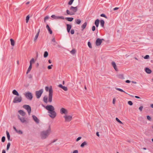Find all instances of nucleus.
Returning a JSON list of instances; mask_svg holds the SVG:
<instances>
[{
    "instance_id": "1",
    "label": "nucleus",
    "mask_w": 153,
    "mask_h": 153,
    "mask_svg": "<svg viewBox=\"0 0 153 153\" xmlns=\"http://www.w3.org/2000/svg\"><path fill=\"white\" fill-rule=\"evenodd\" d=\"M42 106L48 110V113L50 114H49V116L52 118H54L56 115V113L55 111V108L54 107L51 105H48L45 106L44 105Z\"/></svg>"
},
{
    "instance_id": "2",
    "label": "nucleus",
    "mask_w": 153,
    "mask_h": 153,
    "mask_svg": "<svg viewBox=\"0 0 153 153\" xmlns=\"http://www.w3.org/2000/svg\"><path fill=\"white\" fill-rule=\"evenodd\" d=\"M51 132V128L50 125H49V127L46 131H44L41 133V136L42 139H45L47 138L50 134Z\"/></svg>"
},
{
    "instance_id": "3",
    "label": "nucleus",
    "mask_w": 153,
    "mask_h": 153,
    "mask_svg": "<svg viewBox=\"0 0 153 153\" xmlns=\"http://www.w3.org/2000/svg\"><path fill=\"white\" fill-rule=\"evenodd\" d=\"M45 89L47 91H49V99L48 101L51 102L52 101L53 90L51 86L49 88L48 86L45 87Z\"/></svg>"
},
{
    "instance_id": "4",
    "label": "nucleus",
    "mask_w": 153,
    "mask_h": 153,
    "mask_svg": "<svg viewBox=\"0 0 153 153\" xmlns=\"http://www.w3.org/2000/svg\"><path fill=\"white\" fill-rule=\"evenodd\" d=\"M22 98L21 96H16L13 100V102L14 103L20 102L22 101Z\"/></svg>"
},
{
    "instance_id": "5",
    "label": "nucleus",
    "mask_w": 153,
    "mask_h": 153,
    "mask_svg": "<svg viewBox=\"0 0 153 153\" xmlns=\"http://www.w3.org/2000/svg\"><path fill=\"white\" fill-rule=\"evenodd\" d=\"M25 96L27 98L30 100H31L33 98V96L32 93L29 91L25 94Z\"/></svg>"
},
{
    "instance_id": "6",
    "label": "nucleus",
    "mask_w": 153,
    "mask_h": 153,
    "mask_svg": "<svg viewBox=\"0 0 153 153\" xmlns=\"http://www.w3.org/2000/svg\"><path fill=\"white\" fill-rule=\"evenodd\" d=\"M43 92V90L41 89L38 91H36V95L37 99H39L41 97Z\"/></svg>"
},
{
    "instance_id": "7",
    "label": "nucleus",
    "mask_w": 153,
    "mask_h": 153,
    "mask_svg": "<svg viewBox=\"0 0 153 153\" xmlns=\"http://www.w3.org/2000/svg\"><path fill=\"white\" fill-rule=\"evenodd\" d=\"M23 107L27 110L29 115H30L31 111V107L28 105H25L23 106Z\"/></svg>"
},
{
    "instance_id": "8",
    "label": "nucleus",
    "mask_w": 153,
    "mask_h": 153,
    "mask_svg": "<svg viewBox=\"0 0 153 153\" xmlns=\"http://www.w3.org/2000/svg\"><path fill=\"white\" fill-rule=\"evenodd\" d=\"M65 119V121L70 122L72 119V116L71 115H65L64 116Z\"/></svg>"
},
{
    "instance_id": "9",
    "label": "nucleus",
    "mask_w": 153,
    "mask_h": 153,
    "mask_svg": "<svg viewBox=\"0 0 153 153\" xmlns=\"http://www.w3.org/2000/svg\"><path fill=\"white\" fill-rule=\"evenodd\" d=\"M60 113L61 114H67L68 113V110L64 108H62L60 110Z\"/></svg>"
},
{
    "instance_id": "10",
    "label": "nucleus",
    "mask_w": 153,
    "mask_h": 153,
    "mask_svg": "<svg viewBox=\"0 0 153 153\" xmlns=\"http://www.w3.org/2000/svg\"><path fill=\"white\" fill-rule=\"evenodd\" d=\"M51 17L52 18H54L55 19H64L65 18L63 16H57L54 15H53L51 16Z\"/></svg>"
},
{
    "instance_id": "11",
    "label": "nucleus",
    "mask_w": 153,
    "mask_h": 153,
    "mask_svg": "<svg viewBox=\"0 0 153 153\" xmlns=\"http://www.w3.org/2000/svg\"><path fill=\"white\" fill-rule=\"evenodd\" d=\"M102 42L101 41V39L98 38L97 39L96 41V44L97 46H98L101 45Z\"/></svg>"
},
{
    "instance_id": "12",
    "label": "nucleus",
    "mask_w": 153,
    "mask_h": 153,
    "mask_svg": "<svg viewBox=\"0 0 153 153\" xmlns=\"http://www.w3.org/2000/svg\"><path fill=\"white\" fill-rule=\"evenodd\" d=\"M18 118L22 123H25L27 122L26 120L24 117H21L19 115H18Z\"/></svg>"
},
{
    "instance_id": "13",
    "label": "nucleus",
    "mask_w": 153,
    "mask_h": 153,
    "mask_svg": "<svg viewBox=\"0 0 153 153\" xmlns=\"http://www.w3.org/2000/svg\"><path fill=\"white\" fill-rule=\"evenodd\" d=\"M70 10H72L73 12V13H75L76 12L77 10V7H74L73 6H71L70 8Z\"/></svg>"
},
{
    "instance_id": "14",
    "label": "nucleus",
    "mask_w": 153,
    "mask_h": 153,
    "mask_svg": "<svg viewBox=\"0 0 153 153\" xmlns=\"http://www.w3.org/2000/svg\"><path fill=\"white\" fill-rule=\"evenodd\" d=\"M58 87L62 89L65 91H67L68 89L67 87L63 86L62 84H59L58 85Z\"/></svg>"
},
{
    "instance_id": "15",
    "label": "nucleus",
    "mask_w": 153,
    "mask_h": 153,
    "mask_svg": "<svg viewBox=\"0 0 153 153\" xmlns=\"http://www.w3.org/2000/svg\"><path fill=\"white\" fill-rule=\"evenodd\" d=\"M32 117L33 120L36 123H39V120L36 116L35 115H33Z\"/></svg>"
},
{
    "instance_id": "16",
    "label": "nucleus",
    "mask_w": 153,
    "mask_h": 153,
    "mask_svg": "<svg viewBox=\"0 0 153 153\" xmlns=\"http://www.w3.org/2000/svg\"><path fill=\"white\" fill-rule=\"evenodd\" d=\"M67 30L68 33H69L72 27V25L70 24H67Z\"/></svg>"
},
{
    "instance_id": "17",
    "label": "nucleus",
    "mask_w": 153,
    "mask_h": 153,
    "mask_svg": "<svg viewBox=\"0 0 153 153\" xmlns=\"http://www.w3.org/2000/svg\"><path fill=\"white\" fill-rule=\"evenodd\" d=\"M19 113L22 116H24L26 115V113L22 110H20L18 111Z\"/></svg>"
},
{
    "instance_id": "18",
    "label": "nucleus",
    "mask_w": 153,
    "mask_h": 153,
    "mask_svg": "<svg viewBox=\"0 0 153 153\" xmlns=\"http://www.w3.org/2000/svg\"><path fill=\"white\" fill-rule=\"evenodd\" d=\"M112 65L116 71H118V70L117 67L115 63L114 62H112Z\"/></svg>"
},
{
    "instance_id": "19",
    "label": "nucleus",
    "mask_w": 153,
    "mask_h": 153,
    "mask_svg": "<svg viewBox=\"0 0 153 153\" xmlns=\"http://www.w3.org/2000/svg\"><path fill=\"white\" fill-rule=\"evenodd\" d=\"M145 71L148 74H151L152 72L151 70H150L149 68H145Z\"/></svg>"
},
{
    "instance_id": "20",
    "label": "nucleus",
    "mask_w": 153,
    "mask_h": 153,
    "mask_svg": "<svg viewBox=\"0 0 153 153\" xmlns=\"http://www.w3.org/2000/svg\"><path fill=\"white\" fill-rule=\"evenodd\" d=\"M46 27L48 30V31L50 34H52V31L48 25H47L46 26Z\"/></svg>"
},
{
    "instance_id": "21",
    "label": "nucleus",
    "mask_w": 153,
    "mask_h": 153,
    "mask_svg": "<svg viewBox=\"0 0 153 153\" xmlns=\"http://www.w3.org/2000/svg\"><path fill=\"white\" fill-rule=\"evenodd\" d=\"M39 32H40V29H39L38 31V32L36 33V35L35 36L34 38V41L36 42V40L37 39V38L38 37V36L39 35Z\"/></svg>"
},
{
    "instance_id": "22",
    "label": "nucleus",
    "mask_w": 153,
    "mask_h": 153,
    "mask_svg": "<svg viewBox=\"0 0 153 153\" xmlns=\"http://www.w3.org/2000/svg\"><path fill=\"white\" fill-rule=\"evenodd\" d=\"M100 20L98 19H96L95 22V25L96 26V27H97L99 25Z\"/></svg>"
},
{
    "instance_id": "23",
    "label": "nucleus",
    "mask_w": 153,
    "mask_h": 153,
    "mask_svg": "<svg viewBox=\"0 0 153 153\" xmlns=\"http://www.w3.org/2000/svg\"><path fill=\"white\" fill-rule=\"evenodd\" d=\"M6 133L7 135V137L8 140L9 141H12V140L10 139V136L9 133L7 131H6Z\"/></svg>"
},
{
    "instance_id": "24",
    "label": "nucleus",
    "mask_w": 153,
    "mask_h": 153,
    "mask_svg": "<svg viewBox=\"0 0 153 153\" xmlns=\"http://www.w3.org/2000/svg\"><path fill=\"white\" fill-rule=\"evenodd\" d=\"M87 25V23L86 22H85L81 26V28H82V30H83L84 29Z\"/></svg>"
},
{
    "instance_id": "25",
    "label": "nucleus",
    "mask_w": 153,
    "mask_h": 153,
    "mask_svg": "<svg viewBox=\"0 0 153 153\" xmlns=\"http://www.w3.org/2000/svg\"><path fill=\"white\" fill-rule=\"evenodd\" d=\"M13 94L15 95H16L18 96H19V94L18 92L16 90H14L12 91Z\"/></svg>"
},
{
    "instance_id": "26",
    "label": "nucleus",
    "mask_w": 153,
    "mask_h": 153,
    "mask_svg": "<svg viewBox=\"0 0 153 153\" xmlns=\"http://www.w3.org/2000/svg\"><path fill=\"white\" fill-rule=\"evenodd\" d=\"M32 65L31 64V65L30 64V65L29 67V68H28V69L27 71V72H26V74H28L30 72V71H31V70L32 69Z\"/></svg>"
},
{
    "instance_id": "27",
    "label": "nucleus",
    "mask_w": 153,
    "mask_h": 153,
    "mask_svg": "<svg viewBox=\"0 0 153 153\" xmlns=\"http://www.w3.org/2000/svg\"><path fill=\"white\" fill-rule=\"evenodd\" d=\"M10 40L11 45L13 46H14L15 44V42L14 40L12 39H10Z\"/></svg>"
},
{
    "instance_id": "28",
    "label": "nucleus",
    "mask_w": 153,
    "mask_h": 153,
    "mask_svg": "<svg viewBox=\"0 0 153 153\" xmlns=\"http://www.w3.org/2000/svg\"><path fill=\"white\" fill-rule=\"evenodd\" d=\"M65 19L68 21L72 22L74 18L72 17H66L65 18Z\"/></svg>"
},
{
    "instance_id": "29",
    "label": "nucleus",
    "mask_w": 153,
    "mask_h": 153,
    "mask_svg": "<svg viewBox=\"0 0 153 153\" xmlns=\"http://www.w3.org/2000/svg\"><path fill=\"white\" fill-rule=\"evenodd\" d=\"M43 100L46 103H48V98L46 96H45L43 97Z\"/></svg>"
},
{
    "instance_id": "30",
    "label": "nucleus",
    "mask_w": 153,
    "mask_h": 153,
    "mask_svg": "<svg viewBox=\"0 0 153 153\" xmlns=\"http://www.w3.org/2000/svg\"><path fill=\"white\" fill-rule=\"evenodd\" d=\"M100 25L102 27H104V25L105 23L104 21L103 20H100Z\"/></svg>"
},
{
    "instance_id": "31",
    "label": "nucleus",
    "mask_w": 153,
    "mask_h": 153,
    "mask_svg": "<svg viewBox=\"0 0 153 153\" xmlns=\"http://www.w3.org/2000/svg\"><path fill=\"white\" fill-rule=\"evenodd\" d=\"M66 13L68 15H73L74 14V13L72 12H70V11L68 10H66Z\"/></svg>"
},
{
    "instance_id": "32",
    "label": "nucleus",
    "mask_w": 153,
    "mask_h": 153,
    "mask_svg": "<svg viewBox=\"0 0 153 153\" xmlns=\"http://www.w3.org/2000/svg\"><path fill=\"white\" fill-rule=\"evenodd\" d=\"M76 23L77 24H79L81 22V21L80 19H77L75 20Z\"/></svg>"
},
{
    "instance_id": "33",
    "label": "nucleus",
    "mask_w": 153,
    "mask_h": 153,
    "mask_svg": "<svg viewBox=\"0 0 153 153\" xmlns=\"http://www.w3.org/2000/svg\"><path fill=\"white\" fill-rule=\"evenodd\" d=\"M87 143L85 141H84V142H83V143H82L81 145H80V146L82 147V148H83V147L85 145H87Z\"/></svg>"
},
{
    "instance_id": "34",
    "label": "nucleus",
    "mask_w": 153,
    "mask_h": 153,
    "mask_svg": "<svg viewBox=\"0 0 153 153\" xmlns=\"http://www.w3.org/2000/svg\"><path fill=\"white\" fill-rule=\"evenodd\" d=\"M48 54L47 51H45L44 54V58L47 57L48 56Z\"/></svg>"
},
{
    "instance_id": "35",
    "label": "nucleus",
    "mask_w": 153,
    "mask_h": 153,
    "mask_svg": "<svg viewBox=\"0 0 153 153\" xmlns=\"http://www.w3.org/2000/svg\"><path fill=\"white\" fill-rule=\"evenodd\" d=\"M35 62V60L33 58H32L31 60L30 61V64H31L32 65L33 63Z\"/></svg>"
},
{
    "instance_id": "36",
    "label": "nucleus",
    "mask_w": 153,
    "mask_h": 153,
    "mask_svg": "<svg viewBox=\"0 0 153 153\" xmlns=\"http://www.w3.org/2000/svg\"><path fill=\"white\" fill-rule=\"evenodd\" d=\"M118 77L120 79H124V77L123 74H120L118 76Z\"/></svg>"
},
{
    "instance_id": "37",
    "label": "nucleus",
    "mask_w": 153,
    "mask_h": 153,
    "mask_svg": "<svg viewBox=\"0 0 153 153\" xmlns=\"http://www.w3.org/2000/svg\"><path fill=\"white\" fill-rule=\"evenodd\" d=\"M30 19V16L29 15H28L26 17V23H27L28 22L29 20Z\"/></svg>"
},
{
    "instance_id": "38",
    "label": "nucleus",
    "mask_w": 153,
    "mask_h": 153,
    "mask_svg": "<svg viewBox=\"0 0 153 153\" xmlns=\"http://www.w3.org/2000/svg\"><path fill=\"white\" fill-rule=\"evenodd\" d=\"M116 120L117 122H118L120 123L121 124H123V123L120 120H119L118 118L116 117Z\"/></svg>"
},
{
    "instance_id": "39",
    "label": "nucleus",
    "mask_w": 153,
    "mask_h": 153,
    "mask_svg": "<svg viewBox=\"0 0 153 153\" xmlns=\"http://www.w3.org/2000/svg\"><path fill=\"white\" fill-rule=\"evenodd\" d=\"M10 143L9 142L7 144V146L6 149L7 150H8L9 149L10 146Z\"/></svg>"
},
{
    "instance_id": "40",
    "label": "nucleus",
    "mask_w": 153,
    "mask_h": 153,
    "mask_svg": "<svg viewBox=\"0 0 153 153\" xmlns=\"http://www.w3.org/2000/svg\"><path fill=\"white\" fill-rule=\"evenodd\" d=\"M116 89L118 90V91H121V92H124V93H126V92L125 91H124L122 89H120V88H116Z\"/></svg>"
},
{
    "instance_id": "41",
    "label": "nucleus",
    "mask_w": 153,
    "mask_h": 153,
    "mask_svg": "<svg viewBox=\"0 0 153 153\" xmlns=\"http://www.w3.org/2000/svg\"><path fill=\"white\" fill-rule=\"evenodd\" d=\"M100 16L101 17H104L106 19H108V17L104 14H102L100 15Z\"/></svg>"
},
{
    "instance_id": "42",
    "label": "nucleus",
    "mask_w": 153,
    "mask_h": 153,
    "mask_svg": "<svg viewBox=\"0 0 153 153\" xmlns=\"http://www.w3.org/2000/svg\"><path fill=\"white\" fill-rule=\"evenodd\" d=\"M76 51L75 49H73L71 51V53L72 54H74L75 53Z\"/></svg>"
},
{
    "instance_id": "43",
    "label": "nucleus",
    "mask_w": 153,
    "mask_h": 153,
    "mask_svg": "<svg viewBox=\"0 0 153 153\" xmlns=\"http://www.w3.org/2000/svg\"><path fill=\"white\" fill-rule=\"evenodd\" d=\"M16 132L20 134H23L22 131L21 130H17V131H16Z\"/></svg>"
},
{
    "instance_id": "44",
    "label": "nucleus",
    "mask_w": 153,
    "mask_h": 153,
    "mask_svg": "<svg viewBox=\"0 0 153 153\" xmlns=\"http://www.w3.org/2000/svg\"><path fill=\"white\" fill-rule=\"evenodd\" d=\"M5 140V137L4 136H3L1 138V141L2 142H4Z\"/></svg>"
},
{
    "instance_id": "45",
    "label": "nucleus",
    "mask_w": 153,
    "mask_h": 153,
    "mask_svg": "<svg viewBox=\"0 0 153 153\" xmlns=\"http://www.w3.org/2000/svg\"><path fill=\"white\" fill-rule=\"evenodd\" d=\"M88 47L90 48H92L91 45V42H88Z\"/></svg>"
},
{
    "instance_id": "46",
    "label": "nucleus",
    "mask_w": 153,
    "mask_h": 153,
    "mask_svg": "<svg viewBox=\"0 0 153 153\" xmlns=\"http://www.w3.org/2000/svg\"><path fill=\"white\" fill-rule=\"evenodd\" d=\"M147 119L149 121H151L152 120L151 117L149 116L148 115L147 116Z\"/></svg>"
},
{
    "instance_id": "47",
    "label": "nucleus",
    "mask_w": 153,
    "mask_h": 153,
    "mask_svg": "<svg viewBox=\"0 0 153 153\" xmlns=\"http://www.w3.org/2000/svg\"><path fill=\"white\" fill-rule=\"evenodd\" d=\"M128 104L130 105H133V103L131 101H129L128 102Z\"/></svg>"
},
{
    "instance_id": "48",
    "label": "nucleus",
    "mask_w": 153,
    "mask_h": 153,
    "mask_svg": "<svg viewBox=\"0 0 153 153\" xmlns=\"http://www.w3.org/2000/svg\"><path fill=\"white\" fill-rule=\"evenodd\" d=\"M73 1H74L72 0H70L69 1L68 3V4L69 5H71L72 4Z\"/></svg>"
},
{
    "instance_id": "49",
    "label": "nucleus",
    "mask_w": 153,
    "mask_h": 153,
    "mask_svg": "<svg viewBox=\"0 0 153 153\" xmlns=\"http://www.w3.org/2000/svg\"><path fill=\"white\" fill-rule=\"evenodd\" d=\"M149 55H146L144 57V58L145 59H149Z\"/></svg>"
},
{
    "instance_id": "50",
    "label": "nucleus",
    "mask_w": 153,
    "mask_h": 153,
    "mask_svg": "<svg viewBox=\"0 0 153 153\" xmlns=\"http://www.w3.org/2000/svg\"><path fill=\"white\" fill-rule=\"evenodd\" d=\"M48 18H49V17H48V16H45V17L44 19V22H45L46 20L48 19Z\"/></svg>"
},
{
    "instance_id": "51",
    "label": "nucleus",
    "mask_w": 153,
    "mask_h": 153,
    "mask_svg": "<svg viewBox=\"0 0 153 153\" xmlns=\"http://www.w3.org/2000/svg\"><path fill=\"white\" fill-rule=\"evenodd\" d=\"M52 41L54 43H55L56 44H57V43L56 42L55 39L54 38H53L52 40Z\"/></svg>"
},
{
    "instance_id": "52",
    "label": "nucleus",
    "mask_w": 153,
    "mask_h": 153,
    "mask_svg": "<svg viewBox=\"0 0 153 153\" xmlns=\"http://www.w3.org/2000/svg\"><path fill=\"white\" fill-rule=\"evenodd\" d=\"M53 66V65H49L48 67V69H51L52 68L51 67Z\"/></svg>"
},
{
    "instance_id": "53",
    "label": "nucleus",
    "mask_w": 153,
    "mask_h": 153,
    "mask_svg": "<svg viewBox=\"0 0 153 153\" xmlns=\"http://www.w3.org/2000/svg\"><path fill=\"white\" fill-rule=\"evenodd\" d=\"M92 30L93 31H94L95 30H96V27H95V26H93L92 27Z\"/></svg>"
},
{
    "instance_id": "54",
    "label": "nucleus",
    "mask_w": 153,
    "mask_h": 153,
    "mask_svg": "<svg viewBox=\"0 0 153 153\" xmlns=\"http://www.w3.org/2000/svg\"><path fill=\"white\" fill-rule=\"evenodd\" d=\"M74 33V29H71V34H73Z\"/></svg>"
},
{
    "instance_id": "55",
    "label": "nucleus",
    "mask_w": 153,
    "mask_h": 153,
    "mask_svg": "<svg viewBox=\"0 0 153 153\" xmlns=\"http://www.w3.org/2000/svg\"><path fill=\"white\" fill-rule=\"evenodd\" d=\"M81 137H78L76 139V141H79L81 139Z\"/></svg>"
},
{
    "instance_id": "56",
    "label": "nucleus",
    "mask_w": 153,
    "mask_h": 153,
    "mask_svg": "<svg viewBox=\"0 0 153 153\" xmlns=\"http://www.w3.org/2000/svg\"><path fill=\"white\" fill-rule=\"evenodd\" d=\"M28 77L29 79H31L32 77V76L31 74H30L28 76Z\"/></svg>"
},
{
    "instance_id": "57",
    "label": "nucleus",
    "mask_w": 153,
    "mask_h": 153,
    "mask_svg": "<svg viewBox=\"0 0 153 153\" xmlns=\"http://www.w3.org/2000/svg\"><path fill=\"white\" fill-rule=\"evenodd\" d=\"M143 108V106H140L139 108V109L140 110V111H142V110Z\"/></svg>"
},
{
    "instance_id": "58",
    "label": "nucleus",
    "mask_w": 153,
    "mask_h": 153,
    "mask_svg": "<svg viewBox=\"0 0 153 153\" xmlns=\"http://www.w3.org/2000/svg\"><path fill=\"white\" fill-rule=\"evenodd\" d=\"M73 153H78V151L77 150H74Z\"/></svg>"
},
{
    "instance_id": "59",
    "label": "nucleus",
    "mask_w": 153,
    "mask_h": 153,
    "mask_svg": "<svg viewBox=\"0 0 153 153\" xmlns=\"http://www.w3.org/2000/svg\"><path fill=\"white\" fill-rule=\"evenodd\" d=\"M57 139L54 140H53V141H52L51 142V143L50 144H51L52 143H53L55 142L56 141H57Z\"/></svg>"
},
{
    "instance_id": "60",
    "label": "nucleus",
    "mask_w": 153,
    "mask_h": 153,
    "mask_svg": "<svg viewBox=\"0 0 153 153\" xmlns=\"http://www.w3.org/2000/svg\"><path fill=\"white\" fill-rule=\"evenodd\" d=\"M115 102V99L114 98L113 100V103L114 104Z\"/></svg>"
},
{
    "instance_id": "61",
    "label": "nucleus",
    "mask_w": 153,
    "mask_h": 153,
    "mask_svg": "<svg viewBox=\"0 0 153 153\" xmlns=\"http://www.w3.org/2000/svg\"><path fill=\"white\" fill-rule=\"evenodd\" d=\"M119 8V7H115L113 9V10H117Z\"/></svg>"
},
{
    "instance_id": "62",
    "label": "nucleus",
    "mask_w": 153,
    "mask_h": 153,
    "mask_svg": "<svg viewBox=\"0 0 153 153\" xmlns=\"http://www.w3.org/2000/svg\"><path fill=\"white\" fill-rule=\"evenodd\" d=\"M126 82L127 83H129L130 82V81L129 80H127L126 81Z\"/></svg>"
},
{
    "instance_id": "63",
    "label": "nucleus",
    "mask_w": 153,
    "mask_h": 153,
    "mask_svg": "<svg viewBox=\"0 0 153 153\" xmlns=\"http://www.w3.org/2000/svg\"><path fill=\"white\" fill-rule=\"evenodd\" d=\"M96 135L98 137H99L100 136V135H99V133L98 132H97L96 133Z\"/></svg>"
},
{
    "instance_id": "64",
    "label": "nucleus",
    "mask_w": 153,
    "mask_h": 153,
    "mask_svg": "<svg viewBox=\"0 0 153 153\" xmlns=\"http://www.w3.org/2000/svg\"><path fill=\"white\" fill-rule=\"evenodd\" d=\"M2 153H6V151L5 150H3L2 151Z\"/></svg>"
}]
</instances>
